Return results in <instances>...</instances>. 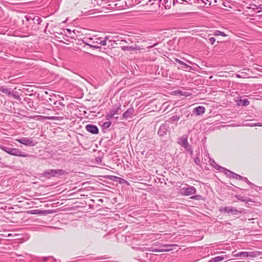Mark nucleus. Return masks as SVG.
I'll use <instances>...</instances> for the list:
<instances>
[{"label":"nucleus","instance_id":"nucleus-1","mask_svg":"<svg viewBox=\"0 0 262 262\" xmlns=\"http://www.w3.org/2000/svg\"><path fill=\"white\" fill-rule=\"evenodd\" d=\"M126 242L129 243L132 248L138 253L139 262H146L143 257H147V234H137L134 235Z\"/></svg>","mask_w":262,"mask_h":262},{"label":"nucleus","instance_id":"nucleus-2","mask_svg":"<svg viewBox=\"0 0 262 262\" xmlns=\"http://www.w3.org/2000/svg\"><path fill=\"white\" fill-rule=\"evenodd\" d=\"M54 106L52 108H47V110H53L54 111H57L56 114H61L60 116H39L38 117L42 118L43 120H58L61 121L64 119H70V115L68 112L62 113L65 110V105L60 101H55L53 103Z\"/></svg>","mask_w":262,"mask_h":262},{"label":"nucleus","instance_id":"nucleus-3","mask_svg":"<svg viewBox=\"0 0 262 262\" xmlns=\"http://www.w3.org/2000/svg\"><path fill=\"white\" fill-rule=\"evenodd\" d=\"M155 42H148V60H151L152 61H155L157 59V56L160 53V51L159 50V48H154V47L157 46L161 42V38H155Z\"/></svg>","mask_w":262,"mask_h":262},{"label":"nucleus","instance_id":"nucleus-4","mask_svg":"<svg viewBox=\"0 0 262 262\" xmlns=\"http://www.w3.org/2000/svg\"><path fill=\"white\" fill-rule=\"evenodd\" d=\"M0 148L5 151L6 152L9 154V155L21 157H31L32 155H29L28 153L26 152L22 151L18 148H12L7 146H5L4 145H0Z\"/></svg>","mask_w":262,"mask_h":262},{"label":"nucleus","instance_id":"nucleus-5","mask_svg":"<svg viewBox=\"0 0 262 262\" xmlns=\"http://www.w3.org/2000/svg\"><path fill=\"white\" fill-rule=\"evenodd\" d=\"M68 174V172L66 170L57 169H48L44 171L42 173V176L49 179L51 177H57L59 176H64Z\"/></svg>","mask_w":262,"mask_h":262},{"label":"nucleus","instance_id":"nucleus-6","mask_svg":"<svg viewBox=\"0 0 262 262\" xmlns=\"http://www.w3.org/2000/svg\"><path fill=\"white\" fill-rule=\"evenodd\" d=\"M220 212L223 213H231L232 214L237 215L244 212L243 210H238L234 207L226 206L219 208Z\"/></svg>","mask_w":262,"mask_h":262},{"label":"nucleus","instance_id":"nucleus-7","mask_svg":"<svg viewBox=\"0 0 262 262\" xmlns=\"http://www.w3.org/2000/svg\"><path fill=\"white\" fill-rule=\"evenodd\" d=\"M186 187L182 188L181 190V193L183 195L189 196L191 194H195L196 192V189L194 186L186 184Z\"/></svg>","mask_w":262,"mask_h":262},{"label":"nucleus","instance_id":"nucleus-8","mask_svg":"<svg viewBox=\"0 0 262 262\" xmlns=\"http://www.w3.org/2000/svg\"><path fill=\"white\" fill-rule=\"evenodd\" d=\"M261 254V252L259 251H242L239 252L237 255L238 256H239L241 257H255L259 255H260Z\"/></svg>","mask_w":262,"mask_h":262},{"label":"nucleus","instance_id":"nucleus-9","mask_svg":"<svg viewBox=\"0 0 262 262\" xmlns=\"http://www.w3.org/2000/svg\"><path fill=\"white\" fill-rule=\"evenodd\" d=\"M169 132L170 128L169 125L167 123H163L160 126L158 130V135L160 137H163Z\"/></svg>","mask_w":262,"mask_h":262},{"label":"nucleus","instance_id":"nucleus-10","mask_svg":"<svg viewBox=\"0 0 262 262\" xmlns=\"http://www.w3.org/2000/svg\"><path fill=\"white\" fill-rule=\"evenodd\" d=\"M16 141L19 143L26 146H34L36 145L37 142L33 141L32 138H21L16 139Z\"/></svg>","mask_w":262,"mask_h":262},{"label":"nucleus","instance_id":"nucleus-11","mask_svg":"<svg viewBox=\"0 0 262 262\" xmlns=\"http://www.w3.org/2000/svg\"><path fill=\"white\" fill-rule=\"evenodd\" d=\"M160 9L159 1L148 3V14L156 12Z\"/></svg>","mask_w":262,"mask_h":262},{"label":"nucleus","instance_id":"nucleus-12","mask_svg":"<svg viewBox=\"0 0 262 262\" xmlns=\"http://www.w3.org/2000/svg\"><path fill=\"white\" fill-rule=\"evenodd\" d=\"M215 169L218 170L221 172H224V173L229 178H234V174L235 172L231 171V170L222 167L220 165L215 166Z\"/></svg>","mask_w":262,"mask_h":262},{"label":"nucleus","instance_id":"nucleus-13","mask_svg":"<svg viewBox=\"0 0 262 262\" xmlns=\"http://www.w3.org/2000/svg\"><path fill=\"white\" fill-rule=\"evenodd\" d=\"M121 108V105L119 104L117 105L116 107L112 108L108 113H107L105 116L107 120H110L113 116L116 114H119V111Z\"/></svg>","mask_w":262,"mask_h":262},{"label":"nucleus","instance_id":"nucleus-14","mask_svg":"<svg viewBox=\"0 0 262 262\" xmlns=\"http://www.w3.org/2000/svg\"><path fill=\"white\" fill-rule=\"evenodd\" d=\"M86 130L92 134H98L99 133V128L98 127L94 124H88L85 126Z\"/></svg>","mask_w":262,"mask_h":262},{"label":"nucleus","instance_id":"nucleus-15","mask_svg":"<svg viewBox=\"0 0 262 262\" xmlns=\"http://www.w3.org/2000/svg\"><path fill=\"white\" fill-rule=\"evenodd\" d=\"M134 111L133 107H129L122 114V117L125 119L131 118L133 117Z\"/></svg>","mask_w":262,"mask_h":262},{"label":"nucleus","instance_id":"nucleus-16","mask_svg":"<svg viewBox=\"0 0 262 262\" xmlns=\"http://www.w3.org/2000/svg\"><path fill=\"white\" fill-rule=\"evenodd\" d=\"M148 67H150L149 72L151 74L155 73L156 74H160V70H159V66L157 64H150L148 63Z\"/></svg>","mask_w":262,"mask_h":262},{"label":"nucleus","instance_id":"nucleus-17","mask_svg":"<svg viewBox=\"0 0 262 262\" xmlns=\"http://www.w3.org/2000/svg\"><path fill=\"white\" fill-rule=\"evenodd\" d=\"M205 112V108L203 106H199L193 110V112L196 115H201Z\"/></svg>","mask_w":262,"mask_h":262},{"label":"nucleus","instance_id":"nucleus-18","mask_svg":"<svg viewBox=\"0 0 262 262\" xmlns=\"http://www.w3.org/2000/svg\"><path fill=\"white\" fill-rule=\"evenodd\" d=\"M188 137L187 136H183L178 139V143L181 146H183L184 145L188 143Z\"/></svg>","mask_w":262,"mask_h":262},{"label":"nucleus","instance_id":"nucleus-19","mask_svg":"<svg viewBox=\"0 0 262 262\" xmlns=\"http://www.w3.org/2000/svg\"><path fill=\"white\" fill-rule=\"evenodd\" d=\"M90 40H92V43H97L98 44H100L102 46H105L106 45V42L105 40L102 39L101 37L96 38L94 40L93 38H90L89 39Z\"/></svg>","mask_w":262,"mask_h":262},{"label":"nucleus","instance_id":"nucleus-20","mask_svg":"<svg viewBox=\"0 0 262 262\" xmlns=\"http://www.w3.org/2000/svg\"><path fill=\"white\" fill-rule=\"evenodd\" d=\"M260 6V5H257L255 4L251 3L249 4V6L248 7V8L249 9H251L254 10H256V12L257 13H260L262 11V8Z\"/></svg>","mask_w":262,"mask_h":262},{"label":"nucleus","instance_id":"nucleus-21","mask_svg":"<svg viewBox=\"0 0 262 262\" xmlns=\"http://www.w3.org/2000/svg\"><path fill=\"white\" fill-rule=\"evenodd\" d=\"M0 92L7 94L8 96H10L11 91L10 89L5 88L4 86H0Z\"/></svg>","mask_w":262,"mask_h":262},{"label":"nucleus","instance_id":"nucleus-22","mask_svg":"<svg viewBox=\"0 0 262 262\" xmlns=\"http://www.w3.org/2000/svg\"><path fill=\"white\" fill-rule=\"evenodd\" d=\"M183 147L186 150L189 152L191 155L193 154V150L192 148V146L190 145H189L188 142L186 143V144L184 145Z\"/></svg>","mask_w":262,"mask_h":262},{"label":"nucleus","instance_id":"nucleus-23","mask_svg":"<svg viewBox=\"0 0 262 262\" xmlns=\"http://www.w3.org/2000/svg\"><path fill=\"white\" fill-rule=\"evenodd\" d=\"M32 21H33L34 24H37V25H40L42 23V20L39 16H34L32 18Z\"/></svg>","mask_w":262,"mask_h":262},{"label":"nucleus","instance_id":"nucleus-24","mask_svg":"<svg viewBox=\"0 0 262 262\" xmlns=\"http://www.w3.org/2000/svg\"><path fill=\"white\" fill-rule=\"evenodd\" d=\"M213 35L214 36H219V35H221V36H227V35L224 32H222V31H219V30H215L213 32Z\"/></svg>","mask_w":262,"mask_h":262},{"label":"nucleus","instance_id":"nucleus-25","mask_svg":"<svg viewBox=\"0 0 262 262\" xmlns=\"http://www.w3.org/2000/svg\"><path fill=\"white\" fill-rule=\"evenodd\" d=\"M108 121L105 122L103 123L102 125V128L103 129H108L110 126L111 125V121L110 120H107Z\"/></svg>","mask_w":262,"mask_h":262},{"label":"nucleus","instance_id":"nucleus-26","mask_svg":"<svg viewBox=\"0 0 262 262\" xmlns=\"http://www.w3.org/2000/svg\"><path fill=\"white\" fill-rule=\"evenodd\" d=\"M169 250L163 249H155L152 247L148 248V251L151 252H162V251H167Z\"/></svg>","mask_w":262,"mask_h":262},{"label":"nucleus","instance_id":"nucleus-27","mask_svg":"<svg viewBox=\"0 0 262 262\" xmlns=\"http://www.w3.org/2000/svg\"><path fill=\"white\" fill-rule=\"evenodd\" d=\"M121 49L123 51H133L135 50V48L133 46H122L121 47Z\"/></svg>","mask_w":262,"mask_h":262},{"label":"nucleus","instance_id":"nucleus-28","mask_svg":"<svg viewBox=\"0 0 262 262\" xmlns=\"http://www.w3.org/2000/svg\"><path fill=\"white\" fill-rule=\"evenodd\" d=\"M175 61L176 62H178L180 64H181V65L183 66V68H188L189 66L186 63H185L184 62H183V61L179 59H177V58H176L175 59Z\"/></svg>","mask_w":262,"mask_h":262},{"label":"nucleus","instance_id":"nucleus-29","mask_svg":"<svg viewBox=\"0 0 262 262\" xmlns=\"http://www.w3.org/2000/svg\"><path fill=\"white\" fill-rule=\"evenodd\" d=\"M180 119V117L177 115H175L171 117L169 119L171 123L178 121Z\"/></svg>","mask_w":262,"mask_h":262},{"label":"nucleus","instance_id":"nucleus-30","mask_svg":"<svg viewBox=\"0 0 262 262\" xmlns=\"http://www.w3.org/2000/svg\"><path fill=\"white\" fill-rule=\"evenodd\" d=\"M243 180L247 184H248L250 186L251 188L252 189H254V187L256 186L254 185L253 183H252L251 182H250L248 179L246 177H244L243 179Z\"/></svg>","mask_w":262,"mask_h":262},{"label":"nucleus","instance_id":"nucleus-31","mask_svg":"<svg viewBox=\"0 0 262 262\" xmlns=\"http://www.w3.org/2000/svg\"><path fill=\"white\" fill-rule=\"evenodd\" d=\"M190 199L195 200H203V197L200 194L192 195L190 197Z\"/></svg>","mask_w":262,"mask_h":262},{"label":"nucleus","instance_id":"nucleus-32","mask_svg":"<svg viewBox=\"0 0 262 262\" xmlns=\"http://www.w3.org/2000/svg\"><path fill=\"white\" fill-rule=\"evenodd\" d=\"M91 43H92V40H91ZM85 45H86V46H89L90 48H92L95 49H100L101 48V47L98 46L97 45H93L92 43H88V42H85Z\"/></svg>","mask_w":262,"mask_h":262},{"label":"nucleus","instance_id":"nucleus-33","mask_svg":"<svg viewBox=\"0 0 262 262\" xmlns=\"http://www.w3.org/2000/svg\"><path fill=\"white\" fill-rule=\"evenodd\" d=\"M172 0H164L165 7L166 9H169L171 7V3Z\"/></svg>","mask_w":262,"mask_h":262},{"label":"nucleus","instance_id":"nucleus-34","mask_svg":"<svg viewBox=\"0 0 262 262\" xmlns=\"http://www.w3.org/2000/svg\"><path fill=\"white\" fill-rule=\"evenodd\" d=\"M10 96H12L14 99L16 100H19L20 99V96L18 95L17 92H11V95Z\"/></svg>","mask_w":262,"mask_h":262},{"label":"nucleus","instance_id":"nucleus-35","mask_svg":"<svg viewBox=\"0 0 262 262\" xmlns=\"http://www.w3.org/2000/svg\"><path fill=\"white\" fill-rule=\"evenodd\" d=\"M246 125L248 126H251V127L256 126H262V123H248Z\"/></svg>","mask_w":262,"mask_h":262},{"label":"nucleus","instance_id":"nucleus-36","mask_svg":"<svg viewBox=\"0 0 262 262\" xmlns=\"http://www.w3.org/2000/svg\"><path fill=\"white\" fill-rule=\"evenodd\" d=\"M175 93H176V94H179V95H181V96H187L186 95V93H187L186 92H182V91H180V90H178V91H175Z\"/></svg>","mask_w":262,"mask_h":262},{"label":"nucleus","instance_id":"nucleus-37","mask_svg":"<svg viewBox=\"0 0 262 262\" xmlns=\"http://www.w3.org/2000/svg\"><path fill=\"white\" fill-rule=\"evenodd\" d=\"M102 157L98 156L95 158V162L97 164H98L99 163H101L102 160Z\"/></svg>","mask_w":262,"mask_h":262},{"label":"nucleus","instance_id":"nucleus-38","mask_svg":"<svg viewBox=\"0 0 262 262\" xmlns=\"http://www.w3.org/2000/svg\"><path fill=\"white\" fill-rule=\"evenodd\" d=\"M243 177L238 174H236V173H234V178L233 179H238V180H243Z\"/></svg>","mask_w":262,"mask_h":262},{"label":"nucleus","instance_id":"nucleus-39","mask_svg":"<svg viewBox=\"0 0 262 262\" xmlns=\"http://www.w3.org/2000/svg\"><path fill=\"white\" fill-rule=\"evenodd\" d=\"M194 162L196 165H200V160L198 157H196L194 159Z\"/></svg>","mask_w":262,"mask_h":262},{"label":"nucleus","instance_id":"nucleus-40","mask_svg":"<svg viewBox=\"0 0 262 262\" xmlns=\"http://www.w3.org/2000/svg\"><path fill=\"white\" fill-rule=\"evenodd\" d=\"M184 0H172L173 5H174L176 3L183 4Z\"/></svg>","mask_w":262,"mask_h":262},{"label":"nucleus","instance_id":"nucleus-41","mask_svg":"<svg viewBox=\"0 0 262 262\" xmlns=\"http://www.w3.org/2000/svg\"><path fill=\"white\" fill-rule=\"evenodd\" d=\"M209 42L211 44L213 45L215 41V38L214 37H211L208 39Z\"/></svg>","mask_w":262,"mask_h":262},{"label":"nucleus","instance_id":"nucleus-42","mask_svg":"<svg viewBox=\"0 0 262 262\" xmlns=\"http://www.w3.org/2000/svg\"><path fill=\"white\" fill-rule=\"evenodd\" d=\"M242 102H243V105H244V106H247V105H249V101L247 99H245L242 100Z\"/></svg>","mask_w":262,"mask_h":262},{"label":"nucleus","instance_id":"nucleus-43","mask_svg":"<svg viewBox=\"0 0 262 262\" xmlns=\"http://www.w3.org/2000/svg\"><path fill=\"white\" fill-rule=\"evenodd\" d=\"M210 163L213 166V167L215 169V167H216V165H218L214 161V160L213 159H210Z\"/></svg>","mask_w":262,"mask_h":262},{"label":"nucleus","instance_id":"nucleus-44","mask_svg":"<svg viewBox=\"0 0 262 262\" xmlns=\"http://www.w3.org/2000/svg\"><path fill=\"white\" fill-rule=\"evenodd\" d=\"M168 71H167V70L164 71V70L162 72V76L164 77H168Z\"/></svg>","mask_w":262,"mask_h":262},{"label":"nucleus","instance_id":"nucleus-45","mask_svg":"<svg viewBox=\"0 0 262 262\" xmlns=\"http://www.w3.org/2000/svg\"><path fill=\"white\" fill-rule=\"evenodd\" d=\"M150 38H153V39H148V42H155V38H160V37H150Z\"/></svg>","mask_w":262,"mask_h":262},{"label":"nucleus","instance_id":"nucleus-46","mask_svg":"<svg viewBox=\"0 0 262 262\" xmlns=\"http://www.w3.org/2000/svg\"><path fill=\"white\" fill-rule=\"evenodd\" d=\"M41 211L40 210H32V212H31V214H38V213H40L39 212H40Z\"/></svg>","mask_w":262,"mask_h":262},{"label":"nucleus","instance_id":"nucleus-47","mask_svg":"<svg viewBox=\"0 0 262 262\" xmlns=\"http://www.w3.org/2000/svg\"><path fill=\"white\" fill-rule=\"evenodd\" d=\"M25 18H26V20H27V21H29V20H32V18H32V17H31V16H26L25 17Z\"/></svg>","mask_w":262,"mask_h":262},{"label":"nucleus","instance_id":"nucleus-48","mask_svg":"<svg viewBox=\"0 0 262 262\" xmlns=\"http://www.w3.org/2000/svg\"><path fill=\"white\" fill-rule=\"evenodd\" d=\"M91 258H93L94 260H99V259H102V258L100 257H94V258L92 257Z\"/></svg>","mask_w":262,"mask_h":262},{"label":"nucleus","instance_id":"nucleus-49","mask_svg":"<svg viewBox=\"0 0 262 262\" xmlns=\"http://www.w3.org/2000/svg\"><path fill=\"white\" fill-rule=\"evenodd\" d=\"M191 0H184V2H186L187 4H191V3L190 2Z\"/></svg>","mask_w":262,"mask_h":262},{"label":"nucleus","instance_id":"nucleus-50","mask_svg":"<svg viewBox=\"0 0 262 262\" xmlns=\"http://www.w3.org/2000/svg\"><path fill=\"white\" fill-rule=\"evenodd\" d=\"M160 0H148V3H151L152 2H157L159 1L160 2Z\"/></svg>","mask_w":262,"mask_h":262},{"label":"nucleus","instance_id":"nucleus-51","mask_svg":"<svg viewBox=\"0 0 262 262\" xmlns=\"http://www.w3.org/2000/svg\"><path fill=\"white\" fill-rule=\"evenodd\" d=\"M48 26H49V23H46V28H45V31H46V30L47 29V28L48 27Z\"/></svg>","mask_w":262,"mask_h":262},{"label":"nucleus","instance_id":"nucleus-52","mask_svg":"<svg viewBox=\"0 0 262 262\" xmlns=\"http://www.w3.org/2000/svg\"><path fill=\"white\" fill-rule=\"evenodd\" d=\"M108 36H105L104 38V40H105V41H106V40L108 39Z\"/></svg>","mask_w":262,"mask_h":262},{"label":"nucleus","instance_id":"nucleus-53","mask_svg":"<svg viewBox=\"0 0 262 262\" xmlns=\"http://www.w3.org/2000/svg\"><path fill=\"white\" fill-rule=\"evenodd\" d=\"M150 125H152V126H155V122H151V123H150Z\"/></svg>","mask_w":262,"mask_h":262},{"label":"nucleus","instance_id":"nucleus-54","mask_svg":"<svg viewBox=\"0 0 262 262\" xmlns=\"http://www.w3.org/2000/svg\"><path fill=\"white\" fill-rule=\"evenodd\" d=\"M67 30L68 32H69L70 33H71V30H70L69 29H67Z\"/></svg>","mask_w":262,"mask_h":262},{"label":"nucleus","instance_id":"nucleus-55","mask_svg":"<svg viewBox=\"0 0 262 262\" xmlns=\"http://www.w3.org/2000/svg\"><path fill=\"white\" fill-rule=\"evenodd\" d=\"M93 45H98L97 43H92Z\"/></svg>","mask_w":262,"mask_h":262},{"label":"nucleus","instance_id":"nucleus-56","mask_svg":"<svg viewBox=\"0 0 262 262\" xmlns=\"http://www.w3.org/2000/svg\"><path fill=\"white\" fill-rule=\"evenodd\" d=\"M38 29H39V28H38V27H37V28H35V29H34V30H38Z\"/></svg>","mask_w":262,"mask_h":262},{"label":"nucleus","instance_id":"nucleus-57","mask_svg":"<svg viewBox=\"0 0 262 262\" xmlns=\"http://www.w3.org/2000/svg\"><path fill=\"white\" fill-rule=\"evenodd\" d=\"M118 118V117H116V119H117Z\"/></svg>","mask_w":262,"mask_h":262},{"label":"nucleus","instance_id":"nucleus-58","mask_svg":"<svg viewBox=\"0 0 262 262\" xmlns=\"http://www.w3.org/2000/svg\"><path fill=\"white\" fill-rule=\"evenodd\" d=\"M102 1H104L105 0H102Z\"/></svg>","mask_w":262,"mask_h":262}]
</instances>
